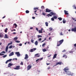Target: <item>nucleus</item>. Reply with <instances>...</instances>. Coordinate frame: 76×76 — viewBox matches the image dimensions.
Returning a JSON list of instances; mask_svg holds the SVG:
<instances>
[{"label": "nucleus", "mask_w": 76, "mask_h": 76, "mask_svg": "<svg viewBox=\"0 0 76 76\" xmlns=\"http://www.w3.org/2000/svg\"><path fill=\"white\" fill-rule=\"evenodd\" d=\"M63 41H64V40L62 39L57 42V47H59L61 44L63 42Z\"/></svg>", "instance_id": "obj_1"}, {"label": "nucleus", "mask_w": 76, "mask_h": 76, "mask_svg": "<svg viewBox=\"0 0 76 76\" xmlns=\"http://www.w3.org/2000/svg\"><path fill=\"white\" fill-rule=\"evenodd\" d=\"M65 72L66 73V74L68 75H72L71 73V72L69 71H65Z\"/></svg>", "instance_id": "obj_2"}, {"label": "nucleus", "mask_w": 76, "mask_h": 76, "mask_svg": "<svg viewBox=\"0 0 76 76\" xmlns=\"http://www.w3.org/2000/svg\"><path fill=\"white\" fill-rule=\"evenodd\" d=\"M15 70H19L20 69V66H16V67L14 68Z\"/></svg>", "instance_id": "obj_3"}, {"label": "nucleus", "mask_w": 76, "mask_h": 76, "mask_svg": "<svg viewBox=\"0 0 76 76\" xmlns=\"http://www.w3.org/2000/svg\"><path fill=\"white\" fill-rule=\"evenodd\" d=\"M52 11L50 10H49L48 8H46V9L45 12H46V13H47V12L49 13V12H52Z\"/></svg>", "instance_id": "obj_4"}, {"label": "nucleus", "mask_w": 76, "mask_h": 76, "mask_svg": "<svg viewBox=\"0 0 76 76\" xmlns=\"http://www.w3.org/2000/svg\"><path fill=\"white\" fill-rule=\"evenodd\" d=\"M15 54H16L18 57H19V56H20V54L19 52H16L15 53Z\"/></svg>", "instance_id": "obj_5"}, {"label": "nucleus", "mask_w": 76, "mask_h": 76, "mask_svg": "<svg viewBox=\"0 0 76 76\" xmlns=\"http://www.w3.org/2000/svg\"><path fill=\"white\" fill-rule=\"evenodd\" d=\"M31 67H32V66H31V65H28L27 67V70H29L31 69Z\"/></svg>", "instance_id": "obj_6"}, {"label": "nucleus", "mask_w": 76, "mask_h": 76, "mask_svg": "<svg viewBox=\"0 0 76 76\" xmlns=\"http://www.w3.org/2000/svg\"><path fill=\"white\" fill-rule=\"evenodd\" d=\"M72 32H76V27H75L74 28H72Z\"/></svg>", "instance_id": "obj_7"}, {"label": "nucleus", "mask_w": 76, "mask_h": 76, "mask_svg": "<svg viewBox=\"0 0 76 76\" xmlns=\"http://www.w3.org/2000/svg\"><path fill=\"white\" fill-rule=\"evenodd\" d=\"M12 60V59H10L9 60H7L5 62L6 64H7V63H8V62H10Z\"/></svg>", "instance_id": "obj_8"}, {"label": "nucleus", "mask_w": 76, "mask_h": 76, "mask_svg": "<svg viewBox=\"0 0 76 76\" xmlns=\"http://www.w3.org/2000/svg\"><path fill=\"white\" fill-rule=\"evenodd\" d=\"M28 58H29V56L28 55V54H26L25 55V57L24 58L25 60H26V59H27Z\"/></svg>", "instance_id": "obj_9"}, {"label": "nucleus", "mask_w": 76, "mask_h": 76, "mask_svg": "<svg viewBox=\"0 0 76 76\" xmlns=\"http://www.w3.org/2000/svg\"><path fill=\"white\" fill-rule=\"evenodd\" d=\"M39 55V53H37L36 54H35L34 56V57H39V56H40L39 55Z\"/></svg>", "instance_id": "obj_10"}, {"label": "nucleus", "mask_w": 76, "mask_h": 76, "mask_svg": "<svg viewBox=\"0 0 76 76\" xmlns=\"http://www.w3.org/2000/svg\"><path fill=\"white\" fill-rule=\"evenodd\" d=\"M12 65L13 64L10 63L8 64V67H11V66H12Z\"/></svg>", "instance_id": "obj_11"}, {"label": "nucleus", "mask_w": 76, "mask_h": 76, "mask_svg": "<svg viewBox=\"0 0 76 76\" xmlns=\"http://www.w3.org/2000/svg\"><path fill=\"white\" fill-rule=\"evenodd\" d=\"M50 14L51 15H53V16H54V15H56V13L53 12H51L50 13Z\"/></svg>", "instance_id": "obj_12"}, {"label": "nucleus", "mask_w": 76, "mask_h": 76, "mask_svg": "<svg viewBox=\"0 0 76 76\" xmlns=\"http://www.w3.org/2000/svg\"><path fill=\"white\" fill-rule=\"evenodd\" d=\"M64 72L66 70H69V68L67 67H66L64 69Z\"/></svg>", "instance_id": "obj_13"}, {"label": "nucleus", "mask_w": 76, "mask_h": 76, "mask_svg": "<svg viewBox=\"0 0 76 76\" xmlns=\"http://www.w3.org/2000/svg\"><path fill=\"white\" fill-rule=\"evenodd\" d=\"M61 62H57L56 64V66H57V65H58V64H59V65H61Z\"/></svg>", "instance_id": "obj_14"}, {"label": "nucleus", "mask_w": 76, "mask_h": 76, "mask_svg": "<svg viewBox=\"0 0 76 76\" xmlns=\"http://www.w3.org/2000/svg\"><path fill=\"white\" fill-rule=\"evenodd\" d=\"M36 48H34V49H31L30 50V52H33L34 51H35V50H36Z\"/></svg>", "instance_id": "obj_15"}, {"label": "nucleus", "mask_w": 76, "mask_h": 76, "mask_svg": "<svg viewBox=\"0 0 76 76\" xmlns=\"http://www.w3.org/2000/svg\"><path fill=\"white\" fill-rule=\"evenodd\" d=\"M14 55V53L13 52H12L11 53H10L9 54V56L10 57V56H13Z\"/></svg>", "instance_id": "obj_16"}, {"label": "nucleus", "mask_w": 76, "mask_h": 76, "mask_svg": "<svg viewBox=\"0 0 76 76\" xmlns=\"http://www.w3.org/2000/svg\"><path fill=\"white\" fill-rule=\"evenodd\" d=\"M56 57H57V54H55L54 55L53 57V59H54V58H56Z\"/></svg>", "instance_id": "obj_17"}, {"label": "nucleus", "mask_w": 76, "mask_h": 76, "mask_svg": "<svg viewBox=\"0 0 76 76\" xmlns=\"http://www.w3.org/2000/svg\"><path fill=\"white\" fill-rule=\"evenodd\" d=\"M3 34L1 33H0V38H3Z\"/></svg>", "instance_id": "obj_18"}, {"label": "nucleus", "mask_w": 76, "mask_h": 76, "mask_svg": "<svg viewBox=\"0 0 76 76\" xmlns=\"http://www.w3.org/2000/svg\"><path fill=\"white\" fill-rule=\"evenodd\" d=\"M42 59H43V58L38 59L36 60V62H37V61H39V60H42Z\"/></svg>", "instance_id": "obj_19"}, {"label": "nucleus", "mask_w": 76, "mask_h": 76, "mask_svg": "<svg viewBox=\"0 0 76 76\" xmlns=\"http://www.w3.org/2000/svg\"><path fill=\"white\" fill-rule=\"evenodd\" d=\"M64 13H65V15H69V13H68L67 12V11L65 10H64Z\"/></svg>", "instance_id": "obj_20"}, {"label": "nucleus", "mask_w": 76, "mask_h": 76, "mask_svg": "<svg viewBox=\"0 0 76 76\" xmlns=\"http://www.w3.org/2000/svg\"><path fill=\"white\" fill-rule=\"evenodd\" d=\"M38 41H36V42H35V45H38Z\"/></svg>", "instance_id": "obj_21"}, {"label": "nucleus", "mask_w": 76, "mask_h": 76, "mask_svg": "<svg viewBox=\"0 0 76 76\" xmlns=\"http://www.w3.org/2000/svg\"><path fill=\"white\" fill-rule=\"evenodd\" d=\"M65 57V58H67V56L66 55H64L63 56V57Z\"/></svg>", "instance_id": "obj_22"}, {"label": "nucleus", "mask_w": 76, "mask_h": 76, "mask_svg": "<svg viewBox=\"0 0 76 76\" xmlns=\"http://www.w3.org/2000/svg\"><path fill=\"white\" fill-rule=\"evenodd\" d=\"M53 18L55 19H56L57 18V17L56 15H55L53 17Z\"/></svg>", "instance_id": "obj_23"}, {"label": "nucleus", "mask_w": 76, "mask_h": 76, "mask_svg": "<svg viewBox=\"0 0 76 76\" xmlns=\"http://www.w3.org/2000/svg\"><path fill=\"white\" fill-rule=\"evenodd\" d=\"M45 24L46 26H48V22H46L45 23Z\"/></svg>", "instance_id": "obj_24"}, {"label": "nucleus", "mask_w": 76, "mask_h": 76, "mask_svg": "<svg viewBox=\"0 0 76 76\" xmlns=\"http://www.w3.org/2000/svg\"><path fill=\"white\" fill-rule=\"evenodd\" d=\"M4 38H8L9 37H7V35L6 34H5V36H4Z\"/></svg>", "instance_id": "obj_25"}, {"label": "nucleus", "mask_w": 76, "mask_h": 76, "mask_svg": "<svg viewBox=\"0 0 76 76\" xmlns=\"http://www.w3.org/2000/svg\"><path fill=\"white\" fill-rule=\"evenodd\" d=\"M12 42H11L10 43H8V44L7 45L8 46H9V45H12Z\"/></svg>", "instance_id": "obj_26"}, {"label": "nucleus", "mask_w": 76, "mask_h": 76, "mask_svg": "<svg viewBox=\"0 0 76 76\" xmlns=\"http://www.w3.org/2000/svg\"><path fill=\"white\" fill-rule=\"evenodd\" d=\"M58 19H59V20H62V18H58Z\"/></svg>", "instance_id": "obj_27"}, {"label": "nucleus", "mask_w": 76, "mask_h": 76, "mask_svg": "<svg viewBox=\"0 0 76 76\" xmlns=\"http://www.w3.org/2000/svg\"><path fill=\"white\" fill-rule=\"evenodd\" d=\"M7 30H8V29H7V28H6L5 29V32L6 33H7Z\"/></svg>", "instance_id": "obj_28"}, {"label": "nucleus", "mask_w": 76, "mask_h": 76, "mask_svg": "<svg viewBox=\"0 0 76 76\" xmlns=\"http://www.w3.org/2000/svg\"><path fill=\"white\" fill-rule=\"evenodd\" d=\"M42 51L43 52H45V51H47V50L45 49H43L42 50Z\"/></svg>", "instance_id": "obj_29"}, {"label": "nucleus", "mask_w": 76, "mask_h": 76, "mask_svg": "<svg viewBox=\"0 0 76 76\" xmlns=\"http://www.w3.org/2000/svg\"><path fill=\"white\" fill-rule=\"evenodd\" d=\"M39 34L41 33L42 34V31H41V30H39Z\"/></svg>", "instance_id": "obj_30"}, {"label": "nucleus", "mask_w": 76, "mask_h": 76, "mask_svg": "<svg viewBox=\"0 0 76 76\" xmlns=\"http://www.w3.org/2000/svg\"><path fill=\"white\" fill-rule=\"evenodd\" d=\"M26 13H29V11L27 10L26 11Z\"/></svg>", "instance_id": "obj_31"}, {"label": "nucleus", "mask_w": 76, "mask_h": 76, "mask_svg": "<svg viewBox=\"0 0 76 76\" xmlns=\"http://www.w3.org/2000/svg\"><path fill=\"white\" fill-rule=\"evenodd\" d=\"M47 16H48V17H49V16H52V15H50V14H48Z\"/></svg>", "instance_id": "obj_32"}, {"label": "nucleus", "mask_w": 76, "mask_h": 76, "mask_svg": "<svg viewBox=\"0 0 76 76\" xmlns=\"http://www.w3.org/2000/svg\"><path fill=\"white\" fill-rule=\"evenodd\" d=\"M12 48H13V45H12L10 46L9 47V48L10 49Z\"/></svg>", "instance_id": "obj_33"}, {"label": "nucleus", "mask_w": 76, "mask_h": 76, "mask_svg": "<svg viewBox=\"0 0 76 76\" xmlns=\"http://www.w3.org/2000/svg\"><path fill=\"white\" fill-rule=\"evenodd\" d=\"M14 25H15V28H16V27L18 26H17V24L15 23L14 24Z\"/></svg>", "instance_id": "obj_34"}, {"label": "nucleus", "mask_w": 76, "mask_h": 76, "mask_svg": "<svg viewBox=\"0 0 76 76\" xmlns=\"http://www.w3.org/2000/svg\"><path fill=\"white\" fill-rule=\"evenodd\" d=\"M44 8H45V7H44V6H42L41 8H42V9H44Z\"/></svg>", "instance_id": "obj_35"}, {"label": "nucleus", "mask_w": 76, "mask_h": 76, "mask_svg": "<svg viewBox=\"0 0 76 76\" xmlns=\"http://www.w3.org/2000/svg\"><path fill=\"white\" fill-rule=\"evenodd\" d=\"M51 20H52V21H54V18H53V17L51 18Z\"/></svg>", "instance_id": "obj_36"}, {"label": "nucleus", "mask_w": 76, "mask_h": 76, "mask_svg": "<svg viewBox=\"0 0 76 76\" xmlns=\"http://www.w3.org/2000/svg\"><path fill=\"white\" fill-rule=\"evenodd\" d=\"M15 42H17V43H19V42H20V41H18V40H16Z\"/></svg>", "instance_id": "obj_37"}, {"label": "nucleus", "mask_w": 76, "mask_h": 76, "mask_svg": "<svg viewBox=\"0 0 76 76\" xmlns=\"http://www.w3.org/2000/svg\"><path fill=\"white\" fill-rule=\"evenodd\" d=\"M45 44H46L45 43H44V44H43L42 45V47H44V46H45Z\"/></svg>", "instance_id": "obj_38"}, {"label": "nucleus", "mask_w": 76, "mask_h": 76, "mask_svg": "<svg viewBox=\"0 0 76 76\" xmlns=\"http://www.w3.org/2000/svg\"><path fill=\"white\" fill-rule=\"evenodd\" d=\"M66 20H63V23H66Z\"/></svg>", "instance_id": "obj_39"}, {"label": "nucleus", "mask_w": 76, "mask_h": 76, "mask_svg": "<svg viewBox=\"0 0 76 76\" xmlns=\"http://www.w3.org/2000/svg\"><path fill=\"white\" fill-rule=\"evenodd\" d=\"M37 37H38V38H39V37H42V36H41V35H38L37 36Z\"/></svg>", "instance_id": "obj_40"}, {"label": "nucleus", "mask_w": 76, "mask_h": 76, "mask_svg": "<svg viewBox=\"0 0 76 76\" xmlns=\"http://www.w3.org/2000/svg\"><path fill=\"white\" fill-rule=\"evenodd\" d=\"M49 29L50 31H51L53 30V28H52L51 27H50L49 28Z\"/></svg>", "instance_id": "obj_41"}, {"label": "nucleus", "mask_w": 76, "mask_h": 76, "mask_svg": "<svg viewBox=\"0 0 76 76\" xmlns=\"http://www.w3.org/2000/svg\"><path fill=\"white\" fill-rule=\"evenodd\" d=\"M14 40H17V39H18V37H15L14 38Z\"/></svg>", "instance_id": "obj_42"}, {"label": "nucleus", "mask_w": 76, "mask_h": 76, "mask_svg": "<svg viewBox=\"0 0 76 76\" xmlns=\"http://www.w3.org/2000/svg\"><path fill=\"white\" fill-rule=\"evenodd\" d=\"M42 15H44V16H45V15H46V14H45V13L44 12H42Z\"/></svg>", "instance_id": "obj_43"}, {"label": "nucleus", "mask_w": 76, "mask_h": 76, "mask_svg": "<svg viewBox=\"0 0 76 76\" xmlns=\"http://www.w3.org/2000/svg\"><path fill=\"white\" fill-rule=\"evenodd\" d=\"M60 35H63V34L62 33V32L60 33H59Z\"/></svg>", "instance_id": "obj_44"}, {"label": "nucleus", "mask_w": 76, "mask_h": 76, "mask_svg": "<svg viewBox=\"0 0 76 76\" xmlns=\"http://www.w3.org/2000/svg\"><path fill=\"white\" fill-rule=\"evenodd\" d=\"M20 64H21V65H23V62L21 61V63Z\"/></svg>", "instance_id": "obj_45"}, {"label": "nucleus", "mask_w": 76, "mask_h": 76, "mask_svg": "<svg viewBox=\"0 0 76 76\" xmlns=\"http://www.w3.org/2000/svg\"><path fill=\"white\" fill-rule=\"evenodd\" d=\"M34 40L33 39H31V42H32V43H34Z\"/></svg>", "instance_id": "obj_46"}, {"label": "nucleus", "mask_w": 76, "mask_h": 76, "mask_svg": "<svg viewBox=\"0 0 76 76\" xmlns=\"http://www.w3.org/2000/svg\"><path fill=\"white\" fill-rule=\"evenodd\" d=\"M18 45L19 46H22V43H20L19 45Z\"/></svg>", "instance_id": "obj_47"}, {"label": "nucleus", "mask_w": 76, "mask_h": 76, "mask_svg": "<svg viewBox=\"0 0 76 76\" xmlns=\"http://www.w3.org/2000/svg\"><path fill=\"white\" fill-rule=\"evenodd\" d=\"M7 56V55H4L3 56V58H5V57H6Z\"/></svg>", "instance_id": "obj_48"}, {"label": "nucleus", "mask_w": 76, "mask_h": 76, "mask_svg": "<svg viewBox=\"0 0 76 76\" xmlns=\"http://www.w3.org/2000/svg\"><path fill=\"white\" fill-rule=\"evenodd\" d=\"M4 55V54L1 53H0V56H3Z\"/></svg>", "instance_id": "obj_49"}, {"label": "nucleus", "mask_w": 76, "mask_h": 76, "mask_svg": "<svg viewBox=\"0 0 76 76\" xmlns=\"http://www.w3.org/2000/svg\"><path fill=\"white\" fill-rule=\"evenodd\" d=\"M8 46H7L6 47V50H8V48H9V47H8Z\"/></svg>", "instance_id": "obj_50"}, {"label": "nucleus", "mask_w": 76, "mask_h": 76, "mask_svg": "<svg viewBox=\"0 0 76 76\" xmlns=\"http://www.w3.org/2000/svg\"><path fill=\"white\" fill-rule=\"evenodd\" d=\"M1 53H6V52H5V51H3L1 52Z\"/></svg>", "instance_id": "obj_51"}, {"label": "nucleus", "mask_w": 76, "mask_h": 76, "mask_svg": "<svg viewBox=\"0 0 76 76\" xmlns=\"http://www.w3.org/2000/svg\"><path fill=\"white\" fill-rule=\"evenodd\" d=\"M37 9H38V8H34V10H37Z\"/></svg>", "instance_id": "obj_52"}, {"label": "nucleus", "mask_w": 76, "mask_h": 76, "mask_svg": "<svg viewBox=\"0 0 76 76\" xmlns=\"http://www.w3.org/2000/svg\"><path fill=\"white\" fill-rule=\"evenodd\" d=\"M41 39H42L41 38H40L38 40L40 41H41Z\"/></svg>", "instance_id": "obj_53"}, {"label": "nucleus", "mask_w": 76, "mask_h": 76, "mask_svg": "<svg viewBox=\"0 0 76 76\" xmlns=\"http://www.w3.org/2000/svg\"><path fill=\"white\" fill-rule=\"evenodd\" d=\"M65 51H66V50H65V49H64L62 51V52L63 53H64V52H65Z\"/></svg>", "instance_id": "obj_54"}, {"label": "nucleus", "mask_w": 76, "mask_h": 76, "mask_svg": "<svg viewBox=\"0 0 76 76\" xmlns=\"http://www.w3.org/2000/svg\"><path fill=\"white\" fill-rule=\"evenodd\" d=\"M51 55H49V56H48V57H51Z\"/></svg>", "instance_id": "obj_55"}, {"label": "nucleus", "mask_w": 76, "mask_h": 76, "mask_svg": "<svg viewBox=\"0 0 76 76\" xmlns=\"http://www.w3.org/2000/svg\"><path fill=\"white\" fill-rule=\"evenodd\" d=\"M32 19H35V17H32Z\"/></svg>", "instance_id": "obj_56"}, {"label": "nucleus", "mask_w": 76, "mask_h": 76, "mask_svg": "<svg viewBox=\"0 0 76 76\" xmlns=\"http://www.w3.org/2000/svg\"><path fill=\"white\" fill-rule=\"evenodd\" d=\"M74 9L76 10V7H75V5H74Z\"/></svg>", "instance_id": "obj_57"}, {"label": "nucleus", "mask_w": 76, "mask_h": 76, "mask_svg": "<svg viewBox=\"0 0 76 76\" xmlns=\"http://www.w3.org/2000/svg\"><path fill=\"white\" fill-rule=\"evenodd\" d=\"M36 30L37 31H38V28H36Z\"/></svg>", "instance_id": "obj_58"}, {"label": "nucleus", "mask_w": 76, "mask_h": 76, "mask_svg": "<svg viewBox=\"0 0 76 76\" xmlns=\"http://www.w3.org/2000/svg\"><path fill=\"white\" fill-rule=\"evenodd\" d=\"M74 47H76V43L74 44Z\"/></svg>", "instance_id": "obj_59"}, {"label": "nucleus", "mask_w": 76, "mask_h": 76, "mask_svg": "<svg viewBox=\"0 0 76 76\" xmlns=\"http://www.w3.org/2000/svg\"><path fill=\"white\" fill-rule=\"evenodd\" d=\"M6 18V16H4L3 18H2V19H4V18Z\"/></svg>", "instance_id": "obj_60"}, {"label": "nucleus", "mask_w": 76, "mask_h": 76, "mask_svg": "<svg viewBox=\"0 0 76 76\" xmlns=\"http://www.w3.org/2000/svg\"><path fill=\"white\" fill-rule=\"evenodd\" d=\"M72 19H73V20H75V19L73 18H72Z\"/></svg>", "instance_id": "obj_61"}, {"label": "nucleus", "mask_w": 76, "mask_h": 76, "mask_svg": "<svg viewBox=\"0 0 76 76\" xmlns=\"http://www.w3.org/2000/svg\"><path fill=\"white\" fill-rule=\"evenodd\" d=\"M30 29H33V27H31L30 28Z\"/></svg>", "instance_id": "obj_62"}, {"label": "nucleus", "mask_w": 76, "mask_h": 76, "mask_svg": "<svg viewBox=\"0 0 76 76\" xmlns=\"http://www.w3.org/2000/svg\"><path fill=\"white\" fill-rule=\"evenodd\" d=\"M16 34V32H13V34Z\"/></svg>", "instance_id": "obj_63"}, {"label": "nucleus", "mask_w": 76, "mask_h": 76, "mask_svg": "<svg viewBox=\"0 0 76 76\" xmlns=\"http://www.w3.org/2000/svg\"><path fill=\"white\" fill-rule=\"evenodd\" d=\"M43 30V28H42L40 30H41L42 31Z\"/></svg>", "instance_id": "obj_64"}]
</instances>
